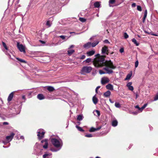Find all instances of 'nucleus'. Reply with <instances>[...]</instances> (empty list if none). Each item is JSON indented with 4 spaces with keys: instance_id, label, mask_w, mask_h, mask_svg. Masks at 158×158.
<instances>
[{
    "instance_id": "1",
    "label": "nucleus",
    "mask_w": 158,
    "mask_h": 158,
    "mask_svg": "<svg viewBox=\"0 0 158 158\" xmlns=\"http://www.w3.org/2000/svg\"><path fill=\"white\" fill-rule=\"evenodd\" d=\"M96 57L95 58L93 61V64L94 66L97 67H101L103 66H106L103 69L106 71L107 73L110 74L113 73V71L109 69V68L111 69H115L116 66L114 65L113 62L110 60H105V56H100L99 54H97L95 55Z\"/></svg>"
},
{
    "instance_id": "2",
    "label": "nucleus",
    "mask_w": 158,
    "mask_h": 158,
    "mask_svg": "<svg viewBox=\"0 0 158 158\" xmlns=\"http://www.w3.org/2000/svg\"><path fill=\"white\" fill-rule=\"evenodd\" d=\"M92 69V68L91 66H85L82 68L80 73L82 74L85 75L86 73H90Z\"/></svg>"
},
{
    "instance_id": "3",
    "label": "nucleus",
    "mask_w": 158,
    "mask_h": 158,
    "mask_svg": "<svg viewBox=\"0 0 158 158\" xmlns=\"http://www.w3.org/2000/svg\"><path fill=\"white\" fill-rule=\"evenodd\" d=\"M51 142L54 146L56 148H59L61 147L60 142L58 139L56 138L52 139Z\"/></svg>"
},
{
    "instance_id": "4",
    "label": "nucleus",
    "mask_w": 158,
    "mask_h": 158,
    "mask_svg": "<svg viewBox=\"0 0 158 158\" xmlns=\"http://www.w3.org/2000/svg\"><path fill=\"white\" fill-rule=\"evenodd\" d=\"M17 47L19 51L24 53H26L25 47L22 44H20L19 42L17 43Z\"/></svg>"
},
{
    "instance_id": "5",
    "label": "nucleus",
    "mask_w": 158,
    "mask_h": 158,
    "mask_svg": "<svg viewBox=\"0 0 158 158\" xmlns=\"http://www.w3.org/2000/svg\"><path fill=\"white\" fill-rule=\"evenodd\" d=\"M15 135V134L12 133L10 135L6 136V140L5 141H3V142L7 143H9L12 140Z\"/></svg>"
},
{
    "instance_id": "6",
    "label": "nucleus",
    "mask_w": 158,
    "mask_h": 158,
    "mask_svg": "<svg viewBox=\"0 0 158 158\" xmlns=\"http://www.w3.org/2000/svg\"><path fill=\"white\" fill-rule=\"evenodd\" d=\"M45 132L42 131L41 132L40 131L38 132L37 136H38V139L39 140L41 139L44 137Z\"/></svg>"
},
{
    "instance_id": "7",
    "label": "nucleus",
    "mask_w": 158,
    "mask_h": 158,
    "mask_svg": "<svg viewBox=\"0 0 158 158\" xmlns=\"http://www.w3.org/2000/svg\"><path fill=\"white\" fill-rule=\"evenodd\" d=\"M109 80L108 78L103 77L102 79L101 83L102 85H105L109 82Z\"/></svg>"
},
{
    "instance_id": "8",
    "label": "nucleus",
    "mask_w": 158,
    "mask_h": 158,
    "mask_svg": "<svg viewBox=\"0 0 158 158\" xmlns=\"http://www.w3.org/2000/svg\"><path fill=\"white\" fill-rule=\"evenodd\" d=\"M48 139H45L41 141V143H44V145L43 146V148L44 149H46L48 147Z\"/></svg>"
},
{
    "instance_id": "9",
    "label": "nucleus",
    "mask_w": 158,
    "mask_h": 158,
    "mask_svg": "<svg viewBox=\"0 0 158 158\" xmlns=\"http://www.w3.org/2000/svg\"><path fill=\"white\" fill-rule=\"evenodd\" d=\"M101 128V127H98L97 128H94L93 127H91L89 130V131L90 132H93L99 130Z\"/></svg>"
},
{
    "instance_id": "10",
    "label": "nucleus",
    "mask_w": 158,
    "mask_h": 158,
    "mask_svg": "<svg viewBox=\"0 0 158 158\" xmlns=\"http://www.w3.org/2000/svg\"><path fill=\"white\" fill-rule=\"evenodd\" d=\"M14 93L12 92L9 95L7 98V101L9 102L11 101L14 96Z\"/></svg>"
},
{
    "instance_id": "11",
    "label": "nucleus",
    "mask_w": 158,
    "mask_h": 158,
    "mask_svg": "<svg viewBox=\"0 0 158 158\" xmlns=\"http://www.w3.org/2000/svg\"><path fill=\"white\" fill-rule=\"evenodd\" d=\"M110 94V92L109 90H108L104 93L103 96L105 97H109Z\"/></svg>"
},
{
    "instance_id": "12",
    "label": "nucleus",
    "mask_w": 158,
    "mask_h": 158,
    "mask_svg": "<svg viewBox=\"0 0 158 158\" xmlns=\"http://www.w3.org/2000/svg\"><path fill=\"white\" fill-rule=\"evenodd\" d=\"M95 52L94 50H92L91 51L88 52H86V54L88 56H90L93 55L95 53Z\"/></svg>"
},
{
    "instance_id": "13",
    "label": "nucleus",
    "mask_w": 158,
    "mask_h": 158,
    "mask_svg": "<svg viewBox=\"0 0 158 158\" xmlns=\"http://www.w3.org/2000/svg\"><path fill=\"white\" fill-rule=\"evenodd\" d=\"M37 98L40 100H42L45 98V97L42 94H39L37 95Z\"/></svg>"
},
{
    "instance_id": "14",
    "label": "nucleus",
    "mask_w": 158,
    "mask_h": 158,
    "mask_svg": "<svg viewBox=\"0 0 158 158\" xmlns=\"http://www.w3.org/2000/svg\"><path fill=\"white\" fill-rule=\"evenodd\" d=\"M106 88L109 90H113V86L111 84H109L106 86Z\"/></svg>"
},
{
    "instance_id": "15",
    "label": "nucleus",
    "mask_w": 158,
    "mask_h": 158,
    "mask_svg": "<svg viewBox=\"0 0 158 158\" xmlns=\"http://www.w3.org/2000/svg\"><path fill=\"white\" fill-rule=\"evenodd\" d=\"M108 47L106 46H104L102 48V53L104 54L105 53L106 51H107L108 49Z\"/></svg>"
},
{
    "instance_id": "16",
    "label": "nucleus",
    "mask_w": 158,
    "mask_h": 158,
    "mask_svg": "<svg viewBox=\"0 0 158 158\" xmlns=\"http://www.w3.org/2000/svg\"><path fill=\"white\" fill-rule=\"evenodd\" d=\"M92 100L93 103L95 104H96L98 102V100L97 98L95 95L92 98Z\"/></svg>"
},
{
    "instance_id": "17",
    "label": "nucleus",
    "mask_w": 158,
    "mask_h": 158,
    "mask_svg": "<svg viewBox=\"0 0 158 158\" xmlns=\"http://www.w3.org/2000/svg\"><path fill=\"white\" fill-rule=\"evenodd\" d=\"M147 15V11L146 10L144 11V16L143 18V22L144 23L145 22L146 19Z\"/></svg>"
},
{
    "instance_id": "18",
    "label": "nucleus",
    "mask_w": 158,
    "mask_h": 158,
    "mask_svg": "<svg viewBox=\"0 0 158 158\" xmlns=\"http://www.w3.org/2000/svg\"><path fill=\"white\" fill-rule=\"evenodd\" d=\"M47 89L48 91L50 92H52L55 90L54 87L51 86H48L47 87Z\"/></svg>"
},
{
    "instance_id": "19",
    "label": "nucleus",
    "mask_w": 158,
    "mask_h": 158,
    "mask_svg": "<svg viewBox=\"0 0 158 158\" xmlns=\"http://www.w3.org/2000/svg\"><path fill=\"white\" fill-rule=\"evenodd\" d=\"M118 121L117 120H114L112 122V125L113 127H115L117 125Z\"/></svg>"
},
{
    "instance_id": "20",
    "label": "nucleus",
    "mask_w": 158,
    "mask_h": 158,
    "mask_svg": "<svg viewBox=\"0 0 158 158\" xmlns=\"http://www.w3.org/2000/svg\"><path fill=\"white\" fill-rule=\"evenodd\" d=\"M91 45V43L90 42H88L85 44L84 45V47L85 48H89L90 47Z\"/></svg>"
},
{
    "instance_id": "21",
    "label": "nucleus",
    "mask_w": 158,
    "mask_h": 158,
    "mask_svg": "<svg viewBox=\"0 0 158 158\" xmlns=\"http://www.w3.org/2000/svg\"><path fill=\"white\" fill-rule=\"evenodd\" d=\"M94 5L95 8H98L100 6V4L98 2H94Z\"/></svg>"
},
{
    "instance_id": "22",
    "label": "nucleus",
    "mask_w": 158,
    "mask_h": 158,
    "mask_svg": "<svg viewBox=\"0 0 158 158\" xmlns=\"http://www.w3.org/2000/svg\"><path fill=\"white\" fill-rule=\"evenodd\" d=\"M75 51L73 49H71L68 51V54L69 55H71Z\"/></svg>"
},
{
    "instance_id": "23",
    "label": "nucleus",
    "mask_w": 158,
    "mask_h": 158,
    "mask_svg": "<svg viewBox=\"0 0 158 158\" xmlns=\"http://www.w3.org/2000/svg\"><path fill=\"white\" fill-rule=\"evenodd\" d=\"M132 73L128 74L127 75L126 77V78L125 79V80H128L130 79L132 76Z\"/></svg>"
},
{
    "instance_id": "24",
    "label": "nucleus",
    "mask_w": 158,
    "mask_h": 158,
    "mask_svg": "<svg viewBox=\"0 0 158 158\" xmlns=\"http://www.w3.org/2000/svg\"><path fill=\"white\" fill-rule=\"evenodd\" d=\"M16 59L18 60V61H19L20 62H22V63H26V61L24 60H23V59H20L19 58H18V57H16Z\"/></svg>"
},
{
    "instance_id": "25",
    "label": "nucleus",
    "mask_w": 158,
    "mask_h": 158,
    "mask_svg": "<svg viewBox=\"0 0 158 158\" xmlns=\"http://www.w3.org/2000/svg\"><path fill=\"white\" fill-rule=\"evenodd\" d=\"M132 41L134 44H135L136 45V46H139V44L137 42L136 40L135 39L133 38L132 39Z\"/></svg>"
},
{
    "instance_id": "26",
    "label": "nucleus",
    "mask_w": 158,
    "mask_h": 158,
    "mask_svg": "<svg viewBox=\"0 0 158 158\" xmlns=\"http://www.w3.org/2000/svg\"><path fill=\"white\" fill-rule=\"evenodd\" d=\"M76 127L78 131L81 132H84V130L81 127L77 125H76Z\"/></svg>"
},
{
    "instance_id": "27",
    "label": "nucleus",
    "mask_w": 158,
    "mask_h": 158,
    "mask_svg": "<svg viewBox=\"0 0 158 158\" xmlns=\"http://www.w3.org/2000/svg\"><path fill=\"white\" fill-rule=\"evenodd\" d=\"M99 43L98 41H97L96 42H93L91 44V46L92 47H95Z\"/></svg>"
},
{
    "instance_id": "28",
    "label": "nucleus",
    "mask_w": 158,
    "mask_h": 158,
    "mask_svg": "<svg viewBox=\"0 0 158 158\" xmlns=\"http://www.w3.org/2000/svg\"><path fill=\"white\" fill-rule=\"evenodd\" d=\"M82 116L81 115H78L77 116V120L78 121H81L82 119Z\"/></svg>"
},
{
    "instance_id": "29",
    "label": "nucleus",
    "mask_w": 158,
    "mask_h": 158,
    "mask_svg": "<svg viewBox=\"0 0 158 158\" xmlns=\"http://www.w3.org/2000/svg\"><path fill=\"white\" fill-rule=\"evenodd\" d=\"M91 61V59L89 58H88L85 60L84 62L86 63H89Z\"/></svg>"
},
{
    "instance_id": "30",
    "label": "nucleus",
    "mask_w": 158,
    "mask_h": 158,
    "mask_svg": "<svg viewBox=\"0 0 158 158\" xmlns=\"http://www.w3.org/2000/svg\"><path fill=\"white\" fill-rule=\"evenodd\" d=\"M2 45H3V47L6 50H8V47H7V46H6V43L3 42H2Z\"/></svg>"
},
{
    "instance_id": "31",
    "label": "nucleus",
    "mask_w": 158,
    "mask_h": 158,
    "mask_svg": "<svg viewBox=\"0 0 158 158\" xmlns=\"http://www.w3.org/2000/svg\"><path fill=\"white\" fill-rule=\"evenodd\" d=\"M79 20L82 22H85L86 21V19L83 18H80Z\"/></svg>"
},
{
    "instance_id": "32",
    "label": "nucleus",
    "mask_w": 158,
    "mask_h": 158,
    "mask_svg": "<svg viewBox=\"0 0 158 158\" xmlns=\"http://www.w3.org/2000/svg\"><path fill=\"white\" fill-rule=\"evenodd\" d=\"M115 106L117 108H119L121 107V105L119 103L115 102Z\"/></svg>"
},
{
    "instance_id": "33",
    "label": "nucleus",
    "mask_w": 158,
    "mask_h": 158,
    "mask_svg": "<svg viewBox=\"0 0 158 158\" xmlns=\"http://www.w3.org/2000/svg\"><path fill=\"white\" fill-rule=\"evenodd\" d=\"M115 2V0H109V3L110 4H114Z\"/></svg>"
},
{
    "instance_id": "34",
    "label": "nucleus",
    "mask_w": 158,
    "mask_h": 158,
    "mask_svg": "<svg viewBox=\"0 0 158 158\" xmlns=\"http://www.w3.org/2000/svg\"><path fill=\"white\" fill-rule=\"evenodd\" d=\"M137 10L139 11H141L142 10V8L140 6H137Z\"/></svg>"
},
{
    "instance_id": "35",
    "label": "nucleus",
    "mask_w": 158,
    "mask_h": 158,
    "mask_svg": "<svg viewBox=\"0 0 158 158\" xmlns=\"http://www.w3.org/2000/svg\"><path fill=\"white\" fill-rule=\"evenodd\" d=\"M46 25L47 26H48L49 27H50L51 26V24L50 23V22L48 20L47 21L46 23Z\"/></svg>"
},
{
    "instance_id": "36",
    "label": "nucleus",
    "mask_w": 158,
    "mask_h": 158,
    "mask_svg": "<svg viewBox=\"0 0 158 158\" xmlns=\"http://www.w3.org/2000/svg\"><path fill=\"white\" fill-rule=\"evenodd\" d=\"M124 37L125 39H127L129 37V36H128V35L126 32H125L124 33Z\"/></svg>"
},
{
    "instance_id": "37",
    "label": "nucleus",
    "mask_w": 158,
    "mask_h": 158,
    "mask_svg": "<svg viewBox=\"0 0 158 158\" xmlns=\"http://www.w3.org/2000/svg\"><path fill=\"white\" fill-rule=\"evenodd\" d=\"M49 155V154H45L43 155V158H49L48 156Z\"/></svg>"
},
{
    "instance_id": "38",
    "label": "nucleus",
    "mask_w": 158,
    "mask_h": 158,
    "mask_svg": "<svg viewBox=\"0 0 158 158\" xmlns=\"http://www.w3.org/2000/svg\"><path fill=\"white\" fill-rule=\"evenodd\" d=\"M85 136L87 137H92V135L91 134H89L86 135Z\"/></svg>"
},
{
    "instance_id": "39",
    "label": "nucleus",
    "mask_w": 158,
    "mask_h": 158,
    "mask_svg": "<svg viewBox=\"0 0 158 158\" xmlns=\"http://www.w3.org/2000/svg\"><path fill=\"white\" fill-rule=\"evenodd\" d=\"M138 64H139V62H138V60H137L135 62V68H136V67H138Z\"/></svg>"
},
{
    "instance_id": "40",
    "label": "nucleus",
    "mask_w": 158,
    "mask_h": 158,
    "mask_svg": "<svg viewBox=\"0 0 158 158\" xmlns=\"http://www.w3.org/2000/svg\"><path fill=\"white\" fill-rule=\"evenodd\" d=\"M99 73L100 74H102L105 73V72L102 70H99Z\"/></svg>"
},
{
    "instance_id": "41",
    "label": "nucleus",
    "mask_w": 158,
    "mask_h": 158,
    "mask_svg": "<svg viewBox=\"0 0 158 158\" xmlns=\"http://www.w3.org/2000/svg\"><path fill=\"white\" fill-rule=\"evenodd\" d=\"M128 88L129 90L132 91H133L134 89L133 87L132 86L128 87Z\"/></svg>"
},
{
    "instance_id": "42",
    "label": "nucleus",
    "mask_w": 158,
    "mask_h": 158,
    "mask_svg": "<svg viewBox=\"0 0 158 158\" xmlns=\"http://www.w3.org/2000/svg\"><path fill=\"white\" fill-rule=\"evenodd\" d=\"M157 100H158V94L156 95L155 97L154 98V101H156Z\"/></svg>"
},
{
    "instance_id": "43",
    "label": "nucleus",
    "mask_w": 158,
    "mask_h": 158,
    "mask_svg": "<svg viewBox=\"0 0 158 158\" xmlns=\"http://www.w3.org/2000/svg\"><path fill=\"white\" fill-rule=\"evenodd\" d=\"M132 83L131 82H128L127 85V86L128 87L131 86Z\"/></svg>"
},
{
    "instance_id": "44",
    "label": "nucleus",
    "mask_w": 158,
    "mask_h": 158,
    "mask_svg": "<svg viewBox=\"0 0 158 158\" xmlns=\"http://www.w3.org/2000/svg\"><path fill=\"white\" fill-rule=\"evenodd\" d=\"M85 55H83L79 59H81V60H83V59H84L85 58Z\"/></svg>"
},
{
    "instance_id": "45",
    "label": "nucleus",
    "mask_w": 158,
    "mask_h": 158,
    "mask_svg": "<svg viewBox=\"0 0 158 158\" xmlns=\"http://www.w3.org/2000/svg\"><path fill=\"white\" fill-rule=\"evenodd\" d=\"M100 86H97L95 89V92L97 94L98 93V89L100 88Z\"/></svg>"
},
{
    "instance_id": "46",
    "label": "nucleus",
    "mask_w": 158,
    "mask_h": 158,
    "mask_svg": "<svg viewBox=\"0 0 158 158\" xmlns=\"http://www.w3.org/2000/svg\"><path fill=\"white\" fill-rule=\"evenodd\" d=\"M60 37L63 40H64L65 39V36L63 35H61L60 36Z\"/></svg>"
},
{
    "instance_id": "47",
    "label": "nucleus",
    "mask_w": 158,
    "mask_h": 158,
    "mask_svg": "<svg viewBox=\"0 0 158 158\" xmlns=\"http://www.w3.org/2000/svg\"><path fill=\"white\" fill-rule=\"evenodd\" d=\"M96 112L98 115V116H99L100 114V111H99L98 110H96Z\"/></svg>"
},
{
    "instance_id": "48",
    "label": "nucleus",
    "mask_w": 158,
    "mask_h": 158,
    "mask_svg": "<svg viewBox=\"0 0 158 158\" xmlns=\"http://www.w3.org/2000/svg\"><path fill=\"white\" fill-rule=\"evenodd\" d=\"M124 49L123 48H122L120 49L119 50V52L121 53H122L124 52Z\"/></svg>"
},
{
    "instance_id": "49",
    "label": "nucleus",
    "mask_w": 158,
    "mask_h": 158,
    "mask_svg": "<svg viewBox=\"0 0 158 158\" xmlns=\"http://www.w3.org/2000/svg\"><path fill=\"white\" fill-rule=\"evenodd\" d=\"M136 6V4L135 3H132L131 5L132 7H135Z\"/></svg>"
},
{
    "instance_id": "50",
    "label": "nucleus",
    "mask_w": 158,
    "mask_h": 158,
    "mask_svg": "<svg viewBox=\"0 0 158 158\" xmlns=\"http://www.w3.org/2000/svg\"><path fill=\"white\" fill-rule=\"evenodd\" d=\"M135 108H137L139 109V110H140V108L139 107V105H136L135 106Z\"/></svg>"
},
{
    "instance_id": "51",
    "label": "nucleus",
    "mask_w": 158,
    "mask_h": 158,
    "mask_svg": "<svg viewBox=\"0 0 158 158\" xmlns=\"http://www.w3.org/2000/svg\"><path fill=\"white\" fill-rule=\"evenodd\" d=\"M4 125H7L8 124V123L7 122H4L3 123Z\"/></svg>"
},
{
    "instance_id": "52",
    "label": "nucleus",
    "mask_w": 158,
    "mask_h": 158,
    "mask_svg": "<svg viewBox=\"0 0 158 158\" xmlns=\"http://www.w3.org/2000/svg\"><path fill=\"white\" fill-rule=\"evenodd\" d=\"M144 108L143 106H142L141 108H140V110L142 111L144 109Z\"/></svg>"
},
{
    "instance_id": "53",
    "label": "nucleus",
    "mask_w": 158,
    "mask_h": 158,
    "mask_svg": "<svg viewBox=\"0 0 158 158\" xmlns=\"http://www.w3.org/2000/svg\"><path fill=\"white\" fill-rule=\"evenodd\" d=\"M70 34H74V35H76L77 34V33H76L75 32H70Z\"/></svg>"
},
{
    "instance_id": "54",
    "label": "nucleus",
    "mask_w": 158,
    "mask_h": 158,
    "mask_svg": "<svg viewBox=\"0 0 158 158\" xmlns=\"http://www.w3.org/2000/svg\"><path fill=\"white\" fill-rule=\"evenodd\" d=\"M41 43H42L43 44H44L45 43V42L41 40H40L39 41Z\"/></svg>"
},
{
    "instance_id": "55",
    "label": "nucleus",
    "mask_w": 158,
    "mask_h": 158,
    "mask_svg": "<svg viewBox=\"0 0 158 158\" xmlns=\"http://www.w3.org/2000/svg\"><path fill=\"white\" fill-rule=\"evenodd\" d=\"M147 103H146V104H145L143 106V107L144 108L146 107V106H147Z\"/></svg>"
},
{
    "instance_id": "56",
    "label": "nucleus",
    "mask_w": 158,
    "mask_h": 158,
    "mask_svg": "<svg viewBox=\"0 0 158 158\" xmlns=\"http://www.w3.org/2000/svg\"><path fill=\"white\" fill-rule=\"evenodd\" d=\"M106 55H108L109 54V50L107 49V51H106V52L105 53Z\"/></svg>"
},
{
    "instance_id": "57",
    "label": "nucleus",
    "mask_w": 158,
    "mask_h": 158,
    "mask_svg": "<svg viewBox=\"0 0 158 158\" xmlns=\"http://www.w3.org/2000/svg\"><path fill=\"white\" fill-rule=\"evenodd\" d=\"M105 42L106 43H109V41L107 40H105Z\"/></svg>"
},
{
    "instance_id": "58",
    "label": "nucleus",
    "mask_w": 158,
    "mask_h": 158,
    "mask_svg": "<svg viewBox=\"0 0 158 158\" xmlns=\"http://www.w3.org/2000/svg\"><path fill=\"white\" fill-rule=\"evenodd\" d=\"M74 47V46L73 45H71V46H70V47L69 48V49H70L71 48H73Z\"/></svg>"
},
{
    "instance_id": "59",
    "label": "nucleus",
    "mask_w": 158,
    "mask_h": 158,
    "mask_svg": "<svg viewBox=\"0 0 158 158\" xmlns=\"http://www.w3.org/2000/svg\"><path fill=\"white\" fill-rule=\"evenodd\" d=\"M109 100L111 103H113V102L112 101V100L110 99Z\"/></svg>"
},
{
    "instance_id": "60",
    "label": "nucleus",
    "mask_w": 158,
    "mask_h": 158,
    "mask_svg": "<svg viewBox=\"0 0 158 158\" xmlns=\"http://www.w3.org/2000/svg\"><path fill=\"white\" fill-rule=\"evenodd\" d=\"M138 97V95L137 94H136V99Z\"/></svg>"
},
{
    "instance_id": "61",
    "label": "nucleus",
    "mask_w": 158,
    "mask_h": 158,
    "mask_svg": "<svg viewBox=\"0 0 158 158\" xmlns=\"http://www.w3.org/2000/svg\"><path fill=\"white\" fill-rule=\"evenodd\" d=\"M114 53V52H111L110 53V55H112Z\"/></svg>"
},
{
    "instance_id": "62",
    "label": "nucleus",
    "mask_w": 158,
    "mask_h": 158,
    "mask_svg": "<svg viewBox=\"0 0 158 158\" xmlns=\"http://www.w3.org/2000/svg\"><path fill=\"white\" fill-rule=\"evenodd\" d=\"M152 35H155V36H156L157 35H155L154 34H152Z\"/></svg>"
},
{
    "instance_id": "63",
    "label": "nucleus",
    "mask_w": 158,
    "mask_h": 158,
    "mask_svg": "<svg viewBox=\"0 0 158 158\" xmlns=\"http://www.w3.org/2000/svg\"><path fill=\"white\" fill-rule=\"evenodd\" d=\"M95 158H101L98 156H97Z\"/></svg>"
},
{
    "instance_id": "64",
    "label": "nucleus",
    "mask_w": 158,
    "mask_h": 158,
    "mask_svg": "<svg viewBox=\"0 0 158 158\" xmlns=\"http://www.w3.org/2000/svg\"><path fill=\"white\" fill-rule=\"evenodd\" d=\"M138 36L139 37V38H140V36L139 35H138Z\"/></svg>"
}]
</instances>
